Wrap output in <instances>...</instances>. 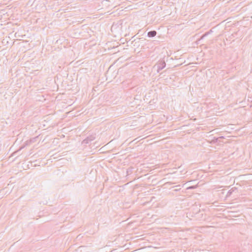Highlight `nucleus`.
Listing matches in <instances>:
<instances>
[{
	"label": "nucleus",
	"mask_w": 252,
	"mask_h": 252,
	"mask_svg": "<svg viewBox=\"0 0 252 252\" xmlns=\"http://www.w3.org/2000/svg\"><path fill=\"white\" fill-rule=\"evenodd\" d=\"M95 138V135L94 134L90 135L82 141V143L85 144H89L90 142L94 140Z\"/></svg>",
	"instance_id": "1"
},
{
	"label": "nucleus",
	"mask_w": 252,
	"mask_h": 252,
	"mask_svg": "<svg viewBox=\"0 0 252 252\" xmlns=\"http://www.w3.org/2000/svg\"><path fill=\"white\" fill-rule=\"evenodd\" d=\"M158 72H159L160 70L164 68L166 66V63L164 61H161L157 64Z\"/></svg>",
	"instance_id": "2"
},
{
	"label": "nucleus",
	"mask_w": 252,
	"mask_h": 252,
	"mask_svg": "<svg viewBox=\"0 0 252 252\" xmlns=\"http://www.w3.org/2000/svg\"><path fill=\"white\" fill-rule=\"evenodd\" d=\"M157 33L156 31H151L148 32L147 35L149 37H153L156 35Z\"/></svg>",
	"instance_id": "3"
},
{
	"label": "nucleus",
	"mask_w": 252,
	"mask_h": 252,
	"mask_svg": "<svg viewBox=\"0 0 252 252\" xmlns=\"http://www.w3.org/2000/svg\"><path fill=\"white\" fill-rule=\"evenodd\" d=\"M236 188H235L234 189L232 188V189H231L227 191V194H226V196H227V197L230 196L232 194V192H233L235 190H236Z\"/></svg>",
	"instance_id": "4"
},
{
	"label": "nucleus",
	"mask_w": 252,
	"mask_h": 252,
	"mask_svg": "<svg viewBox=\"0 0 252 252\" xmlns=\"http://www.w3.org/2000/svg\"><path fill=\"white\" fill-rule=\"evenodd\" d=\"M196 188V186H190L188 188H187V189H194Z\"/></svg>",
	"instance_id": "5"
},
{
	"label": "nucleus",
	"mask_w": 252,
	"mask_h": 252,
	"mask_svg": "<svg viewBox=\"0 0 252 252\" xmlns=\"http://www.w3.org/2000/svg\"><path fill=\"white\" fill-rule=\"evenodd\" d=\"M209 33V32H206L204 34H203L201 37V39H203L204 37H205L206 36H207L208 34Z\"/></svg>",
	"instance_id": "6"
},
{
	"label": "nucleus",
	"mask_w": 252,
	"mask_h": 252,
	"mask_svg": "<svg viewBox=\"0 0 252 252\" xmlns=\"http://www.w3.org/2000/svg\"><path fill=\"white\" fill-rule=\"evenodd\" d=\"M65 127H64V128H63V129H62L63 132H65Z\"/></svg>",
	"instance_id": "7"
},
{
	"label": "nucleus",
	"mask_w": 252,
	"mask_h": 252,
	"mask_svg": "<svg viewBox=\"0 0 252 252\" xmlns=\"http://www.w3.org/2000/svg\"><path fill=\"white\" fill-rule=\"evenodd\" d=\"M131 171V170H130L129 171V170H128V169H127V171H126L127 173H128V172H129V171Z\"/></svg>",
	"instance_id": "8"
},
{
	"label": "nucleus",
	"mask_w": 252,
	"mask_h": 252,
	"mask_svg": "<svg viewBox=\"0 0 252 252\" xmlns=\"http://www.w3.org/2000/svg\"><path fill=\"white\" fill-rule=\"evenodd\" d=\"M32 140H30V142H32Z\"/></svg>",
	"instance_id": "9"
},
{
	"label": "nucleus",
	"mask_w": 252,
	"mask_h": 252,
	"mask_svg": "<svg viewBox=\"0 0 252 252\" xmlns=\"http://www.w3.org/2000/svg\"><path fill=\"white\" fill-rule=\"evenodd\" d=\"M148 134V133H146V134H145V135H146Z\"/></svg>",
	"instance_id": "10"
},
{
	"label": "nucleus",
	"mask_w": 252,
	"mask_h": 252,
	"mask_svg": "<svg viewBox=\"0 0 252 252\" xmlns=\"http://www.w3.org/2000/svg\"><path fill=\"white\" fill-rule=\"evenodd\" d=\"M148 134V133H146V134H145V135H146Z\"/></svg>",
	"instance_id": "11"
},
{
	"label": "nucleus",
	"mask_w": 252,
	"mask_h": 252,
	"mask_svg": "<svg viewBox=\"0 0 252 252\" xmlns=\"http://www.w3.org/2000/svg\"><path fill=\"white\" fill-rule=\"evenodd\" d=\"M148 134V133H146V134H145V135H146Z\"/></svg>",
	"instance_id": "12"
},
{
	"label": "nucleus",
	"mask_w": 252,
	"mask_h": 252,
	"mask_svg": "<svg viewBox=\"0 0 252 252\" xmlns=\"http://www.w3.org/2000/svg\"><path fill=\"white\" fill-rule=\"evenodd\" d=\"M188 126L187 125H184L183 126Z\"/></svg>",
	"instance_id": "13"
}]
</instances>
